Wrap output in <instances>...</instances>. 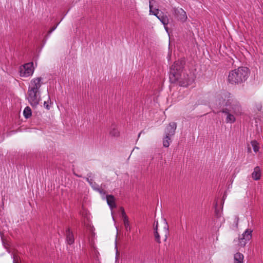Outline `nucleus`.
Returning <instances> with one entry per match:
<instances>
[{
  "mask_svg": "<svg viewBox=\"0 0 263 263\" xmlns=\"http://www.w3.org/2000/svg\"><path fill=\"white\" fill-rule=\"evenodd\" d=\"M153 2H155V0H149V13H150V14H154V11L152 10V8H153L152 3Z\"/></svg>",
  "mask_w": 263,
  "mask_h": 263,
  "instance_id": "nucleus-27",
  "label": "nucleus"
},
{
  "mask_svg": "<svg viewBox=\"0 0 263 263\" xmlns=\"http://www.w3.org/2000/svg\"><path fill=\"white\" fill-rule=\"evenodd\" d=\"M248 151H251V148H248Z\"/></svg>",
  "mask_w": 263,
  "mask_h": 263,
  "instance_id": "nucleus-38",
  "label": "nucleus"
},
{
  "mask_svg": "<svg viewBox=\"0 0 263 263\" xmlns=\"http://www.w3.org/2000/svg\"><path fill=\"white\" fill-rule=\"evenodd\" d=\"M234 263H243V255L242 254L238 252L234 255Z\"/></svg>",
  "mask_w": 263,
  "mask_h": 263,
  "instance_id": "nucleus-18",
  "label": "nucleus"
},
{
  "mask_svg": "<svg viewBox=\"0 0 263 263\" xmlns=\"http://www.w3.org/2000/svg\"><path fill=\"white\" fill-rule=\"evenodd\" d=\"M27 93V99L30 105L33 107L36 106L41 100L40 91L28 90Z\"/></svg>",
  "mask_w": 263,
  "mask_h": 263,
  "instance_id": "nucleus-5",
  "label": "nucleus"
},
{
  "mask_svg": "<svg viewBox=\"0 0 263 263\" xmlns=\"http://www.w3.org/2000/svg\"><path fill=\"white\" fill-rule=\"evenodd\" d=\"M58 25L59 23L51 27L48 32V34H51L57 28Z\"/></svg>",
  "mask_w": 263,
  "mask_h": 263,
  "instance_id": "nucleus-28",
  "label": "nucleus"
},
{
  "mask_svg": "<svg viewBox=\"0 0 263 263\" xmlns=\"http://www.w3.org/2000/svg\"><path fill=\"white\" fill-rule=\"evenodd\" d=\"M143 132V131H141L138 135V138L140 136L141 133Z\"/></svg>",
  "mask_w": 263,
  "mask_h": 263,
  "instance_id": "nucleus-37",
  "label": "nucleus"
},
{
  "mask_svg": "<svg viewBox=\"0 0 263 263\" xmlns=\"http://www.w3.org/2000/svg\"><path fill=\"white\" fill-rule=\"evenodd\" d=\"M66 241L68 244L70 245L74 243V236L72 233V232L71 231L70 228H68L66 230Z\"/></svg>",
  "mask_w": 263,
  "mask_h": 263,
  "instance_id": "nucleus-12",
  "label": "nucleus"
},
{
  "mask_svg": "<svg viewBox=\"0 0 263 263\" xmlns=\"http://www.w3.org/2000/svg\"><path fill=\"white\" fill-rule=\"evenodd\" d=\"M120 210H121V212L122 217L126 215L124 209L123 207L120 208Z\"/></svg>",
  "mask_w": 263,
  "mask_h": 263,
  "instance_id": "nucleus-32",
  "label": "nucleus"
},
{
  "mask_svg": "<svg viewBox=\"0 0 263 263\" xmlns=\"http://www.w3.org/2000/svg\"><path fill=\"white\" fill-rule=\"evenodd\" d=\"M221 112L227 115V118L226 119V121L227 123H233L235 122L236 115L232 112H230L229 110L228 109H222L221 110Z\"/></svg>",
  "mask_w": 263,
  "mask_h": 263,
  "instance_id": "nucleus-11",
  "label": "nucleus"
},
{
  "mask_svg": "<svg viewBox=\"0 0 263 263\" xmlns=\"http://www.w3.org/2000/svg\"><path fill=\"white\" fill-rule=\"evenodd\" d=\"M125 228L126 229V231H128L130 230V227H129V222H126L124 223Z\"/></svg>",
  "mask_w": 263,
  "mask_h": 263,
  "instance_id": "nucleus-29",
  "label": "nucleus"
},
{
  "mask_svg": "<svg viewBox=\"0 0 263 263\" xmlns=\"http://www.w3.org/2000/svg\"><path fill=\"white\" fill-rule=\"evenodd\" d=\"M171 138V137L165 135L163 139V145L164 147H168L170 146V143L172 142Z\"/></svg>",
  "mask_w": 263,
  "mask_h": 263,
  "instance_id": "nucleus-20",
  "label": "nucleus"
},
{
  "mask_svg": "<svg viewBox=\"0 0 263 263\" xmlns=\"http://www.w3.org/2000/svg\"><path fill=\"white\" fill-rule=\"evenodd\" d=\"M184 60H178L175 61L173 65H172L170 72V81H175L177 80L176 77H177L178 74H180L183 72V68L184 65Z\"/></svg>",
  "mask_w": 263,
  "mask_h": 263,
  "instance_id": "nucleus-3",
  "label": "nucleus"
},
{
  "mask_svg": "<svg viewBox=\"0 0 263 263\" xmlns=\"http://www.w3.org/2000/svg\"><path fill=\"white\" fill-rule=\"evenodd\" d=\"M173 14L178 21L181 22H185L187 18L185 11L182 8H174Z\"/></svg>",
  "mask_w": 263,
  "mask_h": 263,
  "instance_id": "nucleus-7",
  "label": "nucleus"
},
{
  "mask_svg": "<svg viewBox=\"0 0 263 263\" xmlns=\"http://www.w3.org/2000/svg\"><path fill=\"white\" fill-rule=\"evenodd\" d=\"M33 62L26 63L20 68V75L22 77H28L32 76L34 72Z\"/></svg>",
  "mask_w": 263,
  "mask_h": 263,
  "instance_id": "nucleus-6",
  "label": "nucleus"
},
{
  "mask_svg": "<svg viewBox=\"0 0 263 263\" xmlns=\"http://www.w3.org/2000/svg\"><path fill=\"white\" fill-rule=\"evenodd\" d=\"M86 181L90 184L92 187V186H96L97 185L96 182H93L92 179H89L88 177L86 178Z\"/></svg>",
  "mask_w": 263,
  "mask_h": 263,
  "instance_id": "nucleus-26",
  "label": "nucleus"
},
{
  "mask_svg": "<svg viewBox=\"0 0 263 263\" xmlns=\"http://www.w3.org/2000/svg\"><path fill=\"white\" fill-rule=\"evenodd\" d=\"M122 217L123 218V220L124 223H125L126 221L127 222H129L128 221V217L126 215L122 216Z\"/></svg>",
  "mask_w": 263,
  "mask_h": 263,
  "instance_id": "nucleus-31",
  "label": "nucleus"
},
{
  "mask_svg": "<svg viewBox=\"0 0 263 263\" xmlns=\"http://www.w3.org/2000/svg\"><path fill=\"white\" fill-rule=\"evenodd\" d=\"M177 128V123L176 122H171L166 126L165 129V135L168 137H172L175 133Z\"/></svg>",
  "mask_w": 263,
  "mask_h": 263,
  "instance_id": "nucleus-10",
  "label": "nucleus"
},
{
  "mask_svg": "<svg viewBox=\"0 0 263 263\" xmlns=\"http://www.w3.org/2000/svg\"><path fill=\"white\" fill-rule=\"evenodd\" d=\"M157 18L163 24L164 26H167L169 22L168 17L166 15H164L162 12L157 16Z\"/></svg>",
  "mask_w": 263,
  "mask_h": 263,
  "instance_id": "nucleus-17",
  "label": "nucleus"
},
{
  "mask_svg": "<svg viewBox=\"0 0 263 263\" xmlns=\"http://www.w3.org/2000/svg\"><path fill=\"white\" fill-rule=\"evenodd\" d=\"M261 176V171L259 166H256L254 171L252 173V177L255 180L260 179Z\"/></svg>",
  "mask_w": 263,
  "mask_h": 263,
  "instance_id": "nucleus-14",
  "label": "nucleus"
},
{
  "mask_svg": "<svg viewBox=\"0 0 263 263\" xmlns=\"http://www.w3.org/2000/svg\"><path fill=\"white\" fill-rule=\"evenodd\" d=\"M249 70L246 67H239L229 72L228 81L232 85H238L244 82L248 78Z\"/></svg>",
  "mask_w": 263,
  "mask_h": 263,
  "instance_id": "nucleus-1",
  "label": "nucleus"
},
{
  "mask_svg": "<svg viewBox=\"0 0 263 263\" xmlns=\"http://www.w3.org/2000/svg\"><path fill=\"white\" fill-rule=\"evenodd\" d=\"M226 107L223 109H228L236 116H240L242 114V108L239 102L231 99L227 100L224 105Z\"/></svg>",
  "mask_w": 263,
  "mask_h": 263,
  "instance_id": "nucleus-4",
  "label": "nucleus"
},
{
  "mask_svg": "<svg viewBox=\"0 0 263 263\" xmlns=\"http://www.w3.org/2000/svg\"><path fill=\"white\" fill-rule=\"evenodd\" d=\"M177 80L175 81H171L172 83H178L180 86L187 87L194 82L195 77L194 74L190 72L189 73L184 71L180 74H178L177 77H176Z\"/></svg>",
  "mask_w": 263,
  "mask_h": 263,
  "instance_id": "nucleus-2",
  "label": "nucleus"
},
{
  "mask_svg": "<svg viewBox=\"0 0 263 263\" xmlns=\"http://www.w3.org/2000/svg\"><path fill=\"white\" fill-rule=\"evenodd\" d=\"M16 256L15 255H13V263H17L15 261V259H16Z\"/></svg>",
  "mask_w": 263,
  "mask_h": 263,
  "instance_id": "nucleus-34",
  "label": "nucleus"
},
{
  "mask_svg": "<svg viewBox=\"0 0 263 263\" xmlns=\"http://www.w3.org/2000/svg\"><path fill=\"white\" fill-rule=\"evenodd\" d=\"M157 13L156 14H154L153 15H155L157 17V16H159V9H156Z\"/></svg>",
  "mask_w": 263,
  "mask_h": 263,
  "instance_id": "nucleus-33",
  "label": "nucleus"
},
{
  "mask_svg": "<svg viewBox=\"0 0 263 263\" xmlns=\"http://www.w3.org/2000/svg\"><path fill=\"white\" fill-rule=\"evenodd\" d=\"M44 106L45 108H46L47 109L49 110L50 109V106H49V101H45L44 103Z\"/></svg>",
  "mask_w": 263,
  "mask_h": 263,
  "instance_id": "nucleus-30",
  "label": "nucleus"
},
{
  "mask_svg": "<svg viewBox=\"0 0 263 263\" xmlns=\"http://www.w3.org/2000/svg\"><path fill=\"white\" fill-rule=\"evenodd\" d=\"M261 105H259L257 107V109L258 110L260 111L261 109Z\"/></svg>",
  "mask_w": 263,
  "mask_h": 263,
  "instance_id": "nucleus-35",
  "label": "nucleus"
},
{
  "mask_svg": "<svg viewBox=\"0 0 263 263\" xmlns=\"http://www.w3.org/2000/svg\"><path fill=\"white\" fill-rule=\"evenodd\" d=\"M42 78L38 77L33 79L30 81V84L28 87V90L40 91V89L42 86L41 81Z\"/></svg>",
  "mask_w": 263,
  "mask_h": 263,
  "instance_id": "nucleus-8",
  "label": "nucleus"
},
{
  "mask_svg": "<svg viewBox=\"0 0 263 263\" xmlns=\"http://www.w3.org/2000/svg\"><path fill=\"white\" fill-rule=\"evenodd\" d=\"M217 203L216 202L215 204V215L217 218H219L221 216L222 210L218 209L217 208Z\"/></svg>",
  "mask_w": 263,
  "mask_h": 263,
  "instance_id": "nucleus-23",
  "label": "nucleus"
},
{
  "mask_svg": "<svg viewBox=\"0 0 263 263\" xmlns=\"http://www.w3.org/2000/svg\"><path fill=\"white\" fill-rule=\"evenodd\" d=\"M166 163V161L165 159H163V158L161 157V160L157 165V168L161 169L163 168L164 165Z\"/></svg>",
  "mask_w": 263,
  "mask_h": 263,
  "instance_id": "nucleus-24",
  "label": "nucleus"
},
{
  "mask_svg": "<svg viewBox=\"0 0 263 263\" xmlns=\"http://www.w3.org/2000/svg\"><path fill=\"white\" fill-rule=\"evenodd\" d=\"M251 143L253 147V151L255 153L257 152L259 150V146L258 145L257 142L256 140H253L251 141Z\"/></svg>",
  "mask_w": 263,
  "mask_h": 263,
  "instance_id": "nucleus-22",
  "label": "nucleus"
},
{
  "mask_svg": "<svg viewBox=\"0 0 263 263\" xmlns=\"http://www.w3.org/2000/svg\"><path fill=\"white\" fill-rule=\"evenodd\" d=\"M23 115L26 119H28L31 116V109L29 106H27L25 108L23 111Z\"/></svg>",
  "mask_w": 263,
  "mask_h": 263,
  "instance_id": "nucleus-19",
  "label": "nucleus"
},
{
  "mask_svg": "<svg viewBox=\"0 0 263 263\" xmlns=\"http://www.w3.org/2000/svg\"><path fill=\"white\" fill-rule=\"evenodd\" d=\"M92 188L94 190L98 192L101 195H105L106 194V192L104 191L103 189L99 188L98 186H92Z\"/></svg>",
  "mask_w": 263,
  "mask_h": 263,
  "instance_id": "nucleus-25",
  "label": "nucleus"
},
{
  "mask_svg": "<svg viewBox=\"0 0 263 263\" xmlns=\"http://www.w3.org/2000/svg\"><path fill=\"white\" fill-rule=\"evenodd\" d=\"M106 199L107 204L109 205L110 209H113L116 207V204L115 202V198L113 195H106Z\"/></svg>",
  "mask_w": 263,
  "mask_h": 263,
  "instance_id": "nucleus-13",
  "label": "nucleus"
},
{
  "mask_svg": "<svg viewBox=\"0 0 263 263\" xmlns=\"http://www.w3.org/2000/svg\"><path fill=\"white\" fill-rule=\"evenodd\" d=\"M165 221V226L164 229L161 232V235L162 237H164V241H165L167 240V237L169 235V230H168V226L165 219L164 220Z\"/></svg>",
  "mask_w": 263,
  "mask_h": 263,
  "instance_id": "nucleus-16",
  "label": "nucleus"
},
{
  "mask_svg": "<svg viewBox=\"0 0 263 263\" xmlns=\"http://www.w3.org/2000/svg\"><path fill=\"white\" fill-rule=\"evenodd\" d=\"M109 134L112 137H118L119 135V131L115 127L111 128Z\"/></svg>",
  "mask_w": 263,
  "mask_h": 263,
  "instance_id": "nucleus-21",
  "label": "nucleus"
},
{
  "mask_svg": "<svg viewBox=\"0 0 263 263\" xmlns=\"http://www.w3.org/2000/svg\"><path fill=\"white\" fill-rule=\"evenodd\" d=\"M158 222L155 221L154 222V236L155 240L159 243L161 242L160 241V235L158 230Z\"/></svg>",
  "mask_w": 263,
  "mask_h": 263,
  "instance_id": "nucleus-15",
  "label": "nucleus"
},
{
  "mask_svg": "<svg viewBox=\"0 0 263 263\" xmlns=\"http://www.w3.org/2000/svg\"><path fill=\"white\" fill-rule=\"evenodd\" d=\"M164 28L165 29V30H166V31H167V29H168V28L166 26H164Z\"/></svg>",
  "mask_w": 263,
  "mask_h": 263,
  "instance_id": "nucleus-36",
  "label": "nucleus"
},
{
  "mask_svg": "<svg viewBox=\"0 0 263 263\" xmlns=\"http://www.w3.org/2000/svg\"><path fill=\"white\" fill-rule=\"evenodd\" d=\"M252 231L251 229H247L242 235V237L239 238V243L241 247H245L247 242L252 238Z\"/></svg>",
  "mask_w": 263,
  "mask_h": 263,
  "instance_id": "nucleus-9",
  "label": "nucleus"
}]
</instances>
